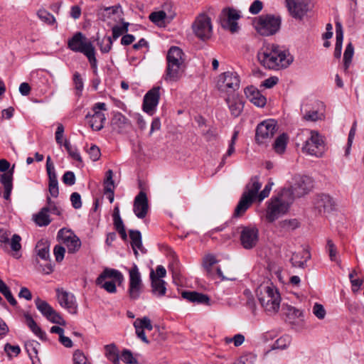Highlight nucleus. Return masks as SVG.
<instances>
[{
    "label": "nucleus",
    "instance_id": "f257e3e1",
    "mask_svg": "<svg viewBox=\"0 0 364 364\" xmlns=\"http://www.w3.org/2000/svg\"><path fill=\"white\" fill-rule=\"evenodd\" d=\"M259 63L269 69L278 70L288 67L293 61V57L275 44H266L257 53Z\"/></svg>",
    "mask_w": 364,
    "mask_h": 364
},
{
    "label": "nucleus",
    "instance_id": "f03ea898",
    "mask_svg": "<svg viewBox=\"0 0 364 364\" xmlns=\"http://www.w3.org/2000/svg\"><path fill=\"white\" fill-rule=\"evenodd\" d=\"M259 301L269 314H277L280 308L282 298L277 288L271 283L262 284L257 289Z\"/></svg>",
    "mask_w": 364,
    "mask_h": 364
},
{
    "label": "nucleus",
    "instance_id": "7ed1b4c3",
    "mask_svg": "<svg viewBox=\"0 0 364 364\" xmlns=\"http://www.w3.org/2000/svg\"><path fill=\"white\" fill-rule=\"evenodd\" d=\"M183 53L176 46H172L166 55L167 66L164 75V80L167 82H175L180 80L183 75Z\"/></svg>",
    "mask_w": 364,
    "mask_h": 364
},
{
    "label": "nucleus",
    "instance_id": "20e7f679",
    "mask_svg": "<svg viewBox=\"0 0 364 364\" xmlns=\"http://www.w3.org/2000/svg\"><path fill=\"white\" fill-rule=\"evenodd\" d=\"M68 48L73 52L81 53L85 55L93 69L94 73L97 74V60L95 57V48L92 42L82 33H75L68 41Z\"/></svg>",
    "mask_w": 364,
    "mask_h": 364
},
{
    "label": "nucleus",
    "instance_id": "39448f33",
    "mask_svg": "<svg viewBox=\"0 0 364 364\" xmlns=\"http://www.w3.org/2000/svg\"><path fill=\"white\" fill-rule=\"evenodd\" d=\"M261 186L262 184L259 183L258 177L255 176L250 179L235 208L232 218H240L245 213L254 200L258 198V191Z\"/></svg>",
    "mask_w": 364,
    "mask_h": 364
},
{
    "label": "nucleus",
    "instance_id": "423d86ee",
    "mask_svg": "<svg viewBox=\"0 0 364 364\" xmlns=\"http://www.w3.org/2000/svg\"><path fill=\"white\" fill-rule=\"evenodd\" d=\"M293 201L291 192L288 190H282L281 193L271 199L269 203L266 218L269 222H274L280 216L285 214Z\"/></svg>",
    "mask_w": 364,
    "mask_h": 364
},
{
    "label": "nucleus",
    "instance_id": "0eeeda50",
    "mask_svg": "<svg viewBox=\"0 0 364 364\" xmlns=\"http://www.w3.org/2000/svg\"><path fill=\"white\" fill-rule=\"evenodd\" d=\"M306 135V139L301 148L302 151L308 155L321 157L325 151V144L323 136L315 130H306L298 135L301 138Z\"/></svg>",
    "mask_w": 364,
    "mask_h": 364
},
{
    "label": "nucleus",
    "instance_id": "6e6552de",
    "mask_svg": "<svg viewBox=\"0 0 364 364\" xmlns=\"http://www.w3.org/2000/svg\"><path fill=\"white\" fill-rule=\"evenodd\" d=\"M252 25L260 35L269 36L279 30L281 18L270 14L261 15L254 18Z\"/></svg>",
    "mask_w": 364,
    "mask_h": 364
},
{
    "label": "nucleus",
    "instance_id": "1a4fd4ad",
    "mask_svg": "<svg viewBox=\"0 0 364 364\" xmlns=\"http://www.w3.org/2000/svg\"><path fill=\"white\" fill-rule=\"evenodd\" d=\"M106 110L107 105L105 102H97L93 105L91 112L86 114L85 118L92 130L100 131L103 129L106 117L102 111Z\"/></svg>",
    "mask_w": 364,
    "mask_h": 364
},
{
    "label": "nucleus",
    "instance_id": "9d476101",
    "mask_svg": "<svg viewBox=\"0 0 364 364\" xmlns=\"http://www.w3.org/2000/svg\"><path fill=\"white\" fill-rule=\"evenodd\" d=\"M129 287L128 295L131 300H137L144 291V284L141 280V274L136 264L129 270Z\"/></svg>",
    "mask_w": 364,
    "mask_h": 364
},
{
    "label": "nucleus",
    "instance_id": "9b49d317",
    "mask_svg": "<svg viewBox=\"0 0 364 364\" xmlns=\"http://www.w3.org/2000/svg\"><path fill=\"white\" fill-rule=\"evenodd\" d=\"M277 132V122L273 119H269L258 124L256 129V141L264 144L269 142Z\"/></svg>",
    "mask_w": 364,
    "mask_h": 364
},
{
    "label": "nucleus",
    "instance_id": "f8f14e48",
    "mask_svg": "<svg viewBox=\"0 0 364 364\" xmlns=\"http://www.w3.org/2000/svg\"><path fill=\"white\" fill-rule=\"evenodd\" d=\"M35 304L37 309L50 322L61 326L65 325L63 318L46 301L38 297L35 299Z\"/></svg>",
    "mask_w": 364,
    "mask_h": 364
},
{
    "label": "nucleus",
    "instance_id": "ddd939ff",
    "mask_svg": "<svg viewBox=\"0 0 364 364\" xmlns=\"http://www.w3.org/2000/svg\"><path fill=\"white\" fill-rule=\"evenodd\" d=\"M218 262L215 257L212 254H208L203 258L202 266L206 276L213 279H219L221 281L226 279L220 267L215 266Z\"/></svg>",
    "mask_w": 364,
    "mask_h": 364
},
{
    "label": "nucleus",
    "instance_id": "4468645a",
    "mask_svg": "<svg viewBox=\"0 0 364 364\" xmlns=\"http://www.w3.org/2000/svg\"><path fill=\"white\" fill-rule=\"evenodd\" d=\"M192 28L196 36L201 40L208 39L211 36L212 25L210 18L205 14H201L197 17Z\"/></svg>",
    "mask_w": 364,
    "mask_h": 364
},
{
    "label": "nucleus",
    "instance_id": "2eb2a0df",
    "mask_svg": "<svg viewBox=\"0 0 364 364\" xmlns=\"http://www.w3.org/2000/svg\"><path fill=\"white\" fill-rule=\"evenodd\" d=\"M290 14L296 18H303L313 7L311 0H285Z\"/></svg>",
    "mask_w": 364,
    "mask_h": 364
},
{
    "label": "nucleus",
    "instance_id": "dca6fc26",
    "mask_svg": "<svg viewBox=\"0 0 364 364\" xmlns=\"http://www.w3.org/2000/svg\"><path fill=\"white\" fill-rule=\"evenodd\" d=\"M240 242L242 246L247 250L255 247L259 240V230L254 225L242 227Z\"/></svg>",
    "mask_w": 364,
    "mask_h": 364
},
{
    "label": "nucleus",
    "instance_id": "f3484780",
    "mask_svg": "<svg viewBox=\"0 0 364 364\" xmlns=\"http://www.w3.org/2000/svg\"><path fill=\"white\" fill-rule=\"evenodd\" d=\"M313 188V182L308 176H298L295 178V183L289 188H284L291 192L293 200L296 197H301L308 193Z\"/></svg>",
    "mask_w": 364,
    "mask_h": 364
},
{
    "label": "nucleus",
    "instance_id": "a211bd4d",
    "mask_svg": "<svg viewBox=\"0 0 364 364\" xmlns=\"http://www.w3.org/2000/svg\"><path fill=\"white\" fill-rule=\"evenodd\" d=\"M49 247L48 241L41 240L37 242L35 247L38 257L47 262L45 265H41L42 272L46 274H49L53 272V267L50 263Z\"/></svg>",
    "mask_w": 364,
    "mask_h": 364
},
{
    "label": "nucleus",
    "instance_id": "6ab92c4d",
    "mask_svg": "<svg viewBox=\"0 0 364 364\" xmlns=\"http://www.w3.org/2000/svg\"><path fill=\"white\" fill-rule=\"evenodd\" d=\"M57 237L67 247L68 253H75L81 246L80 240L73 232L65 228L58 231Z\"/></svg>",
    "mask_w": 364,
    "mask_h": 364
},
{
    "label": "nucleus",
    "instance_id": "aec40b11",
    "mask_svg": "<svg viewBox=\"0 0 364 364\" xmlns=\"http://www.w3.org/2000/svg\"><path fill=\"white\" fill-rule=\"evenodd\" d=\"M160 90L161 87L159 86L154 87L149 90L144 97L142 105L143 110L150 115L154 113L159 102Z\"/></svg>",
    "mask_w": 364,
    "mask_h": 364
},
{
    "label": "nucleus",
    "instance_id": "412c9836",
    "mask_svg": "<svg viewBox=\"0 0 364 364\" xmlns=\"http://www.w3.org/2000/svg\"><path fill=\"white\" fill-rule=\"evenodd\" d=\"M57 296L58 302L62 307L65 308L72 314H77V304L75 297L73 294L57 289Z\"/></svg>",
    "mask_w": 364,
    "mask_h": 364
},
{
    "label": "nucleus",
    "instance_id": "4be33fe9",
    "mask_svg": "<svg viewBox=\"0 0 364 364\" xmlns=\"http://www.w3.org/2000/svg\"><path fill=\"white\" fill-rule=\"evenodd\" d=\"M148 210L149 203L146 194L144 191H140L134 199L133 211L138 218L143 219L146 216Z\"/></svg>",
    "mask_w": 364,
    "mask_h": 364
},
{
    "label": "nucleus",
    "instance_id": "5701e85b",
    "mask_svg": "<svg viewBox=\"0 0 364 364\" xmlns=\"http://www.w3.org/2000/svg\"><path fill=\"white\" fill-rule=\"evenodd\" d=\"M131 122L123 114L114 112L111 119V126L113 131L119 134H123L131 127Z\"/></svg>",
    "mask_w": 364,
    "mask_h": 364
},
{
    "label": "nucleus",
    "instance_id": "b1692460",
    "mask_svg": "<svg viewBox=\"0 0 364 364\" xmlns=\"http://www.w3.org/2000/svg\"><path fill=\"white\" fill-rule=\"evenodd\" d=\"M171 7V3H165L161 11L151 13L149 20L155 24H159L161 21L169 23L176 16V13L166 12V9Z\"/></svg>",
    "mask_w": 364,
    "mask_h": 364
},
{
    "label": "nucleus",
    "instance_id": "393cba45",
    "mask_svg": "<svg viewBox=\"0 0 364 364\" xmlns=\"http://www.w3.org/2000/svg\"><path fill=\"white\" fill-rule=\"evenodd\" d=\"M181 296L190 302L210 306V299L207 294L196 291H183Z\"/></svg>",
    "mask_w": 364,
    "mask_h": 364
},
{
    "label": "nucleus",
    "instance_id": "a878e982",
    "mask_svg": "<svg viewBox=\"0 0 364 364\" xmlns=\"http://www.w3.org/2000/svg\"><path fill=\"white\" fill-rule=\"evenodd\" d=\"M245 93L247 98L255 105L263 107L266 105V97L256 87L253 86L247 87L245 90Z\"/></svg>",
    "mask_w": 364,
    "mask_h": 364
},
{
    "label": "nucleus",
    "instance_id": "bb28decb",
    "mask_svg": "<svg viewBox=\"0 0 364 364\" xmlns=\"http://www.w3.org/2000/svg\"><path fill=\"white\" fill-rule=\"evenodd\" d=\"M107 278H112L120 285L124 281L123 274L117 269L105 268L102 272L98 276L96 279V284L101 285V284Z\"/></svg>",
    "mask_w": 364,
    "mask_h": 364
},
{
    "label": "nucleus",
    "instance_id": "cd10ccee",
    "mask_svg": "<svg viewBox=\"0 0 364 364\" xmlns=\"http://www.w3.org/2000/svg\"><path fill=\"white\" fill-rule=\"evenodd\" d=\"M129 235L131 240V246L133 250L134 254L136 257H138V250H140L141 253L144 254L146 252V250L142 245V237L141 233L137 230H129Z\"/></svg>",
    "mask_w": 364,
    "mask_h": 364
},
{
    "label": "nucleus",
    "instance_id": "c85d7f7f",
    "mask_svg": "<svg viewBox=\"0 0 364 364\" xmlns=\"http://www.w3.org/2000/svg\"><path fill=\"white\" fill-rule=\"evenodd\" d=\"M14 166L12 168L6 173L0 175V183L4 186V198L5 200H10L11 191L13 189V173Z\"/></svg>",
    "mask_w": 364,
    "mask_h": 364
},
{
    "label": "nucleus",
    "instance_id": "c756f323",
    "mask_svg": "<svg viewBox=\"0 0 364 364\" xmlns=\"http://www.w3.org/2000/svg\"><path fill=\"white\" fill-rule=\"evenodd\" d=\"M333 199L328 195L318 196L315 201V207L319 212L328 213L333 209Z\"/></svg>",
    "mask_w": 364,
    "mask_h": 364
},
{
    "label": "nucleus",
    "instance_id": "7c9ffc66",
    "mask_svg": "<svg viewBox=\"0 0 364 364\" xmlns=\"http://www.w3.org/2000/svg\"><path fill=\"white\" fill-rule=\"evenodd\" d=\"M150 279L151 281L152 293L158 296H163L166 291V282L161 279H159L154 270L150 272Z\"/></svg>",
    "mask_w": 364,
    "mask_h": 364
},
{
    "label": "nucleus",
    "instance_id": "2f4dec72",
    "mask_svg": "<svg viewBox=\"0 0 364 364\" xmlns=\"http://www.w3.org/2000/svg\"><path fill=\"white\" fill-rule=\"evenodd\" d=\"M310 258V252L306 250H303L301 252L294 253L291 262L294 267L303 269L306 267V262Z\"/></svg>",
    "mask_w": 364,
    "mask_h": 364
},
{
    "label": "nucleus",
    "instance_id": "473e14b6",
    "mask_svg": "<svg viewBox=\"0 0 364 364\" xmlns=\"http://www.w3.org/2000/svg\"><path fill=\"white\" fill-rule=\"evenodd\" d=\"M244 107V102L242 100V97L240 96L237 92L234 94L230 102V105H229V109H230L231 114L234 117H238Z\"/></svg>",
    "mask_w": 364,
    "mask_h": 364
},
{
    "label": "nucleus",
    "instance_id": "72a5a7b5",
    "mask_svg": "<svg viewBox=\"0 0 364 364\" xmlns=\"http://www.w3.org/2000/svg\"><path fill=\"white\" fill-rule=\"evenodd\" d=\"M33 219L36 224L39 227H44L48 225L52 220L50 218L48 209L42 208L40 211L33 215Z\"/></svg>",
    "mask_w": 364,
    "mask_h": 364
},
{
    "label": "nucleus",
    "instance_id": "f704fd0d",
    "mask_svg": "<svg viewBox=\"0 0 364 364\" xmlns=\"http://www.w3.org/2000/svg\"><path fill=\"white\" fill-rule=\"evenodd\" d=\"M240 18V11L229 8V31L232 33L239 32L240 27L237 21Z\"/></svg>",
    "mask_w": 364,
    "mask_h": 364
},
{
    "label": "nucleus",
    "instance_id": "c9c22d12",
    "mask_svg": "<svg viewBox=\"0 0 364 364\" xmlns=\"http://www.w3.org/2000/svg\"><path fill=\"white\" fill-rule=\"evenodd\" d=\"M105 354L106 358L113 364H120L119 350L114 343L105 346Z\"/></svg>",
    "mask_w": 364,
    "mask_h": 364
},
{
    "label": "nucleus",
    "instance_id": "e433bc0d",
    "mask_svg": "<svg viewBox=\"0 0 364 364\" xmlns=\"http://www.w3.org/2000/svg\"><path fill=\"white\" fill-rule=\"evenodd\" d=\"M48 176L49 193L52 197L57 198L59 195V189L56 173H51Z\"/></svg>",
    "mask_w": 364,
    "mask_h": 364
},
{
    "label": "nucleus",
    "instance_id": "4c0bfd02",
    "mask_svg": "<svg viewBox=\"0 0 364 364\" xmlns=\"http://www.w3.org/2000/svg\"><path fill=\"white\" fill-rule=\"evenodd\" d=\"M288 136L286 134L279 135L275 140L273 148L276 153L283 154L287 147Z\"/></svg>",
    "mask_w": 364,
    "mask_h": 364
},
{
    "label": "nucleus",
    "instance_id": "58836bf2",
    "mask_svg": "<svg viewBox=\"0 0 364 364\" xmlns=\"http://www.w3.org/2000/svg\"><path fill=\"white\" fill-rule=\"evenodd\" d=\"M302 119L306 122L322 121L325 119V114L323 112L310 110L303 114Z\"/></svg>",
    "mask_w": 364,
    "mask_h": 364
},
{
    "label": "nucleus",
    "instance_id": "ea45409f",
    "mask_svg": "<svg viewBox=\"0 0 364 364\" xmlns=\"http://www.w3.org/2000/svg\"><path fill=\"white\" fill-rule=\"evenodd\" d=\"M354 54V48L351 43H349L345 50L343 54V67L344 71L348 73V68L350 65L352 58Z\"/></svg>",
    "mask_w": 364,
    "mask_h": 364
},
{
    "label": "nucleus",
    "instance_id": "a19ab883",
    "mask_svg": "<svg viewBox=\"0 0 364 364\" xmlns=\"http://www.w3.org/2000/svg\"><path fill=\"white\" fill-rule=\"evenodd\" d=\"M112 177L113 171L109 169L106 172V178L104 181V193L105 194L113 193L114 191V182Z\"/></svg>",
    "mask_w": 364,
    "mask_h": 364
},
{
    "label": "nucleus",
    "instance_id": "79ce46f5",
    "mask_svg": "<svg viewBox=\"0 0 364 364\" xmlns=\"http://www.w3.org/2000/svg\"><path fill=\"white\" fill-rule=\"evenodd\" d=\"M0 292L5 296L11 305L14 306L17 305L16 299L14 297L9 288L1 279H0Z\"/></svg>",
    "mask_w": 364,
    "mask_h": 364
},
{
    "label": "nucleus",
    "instance_id": "37998d69",
    "mask_svg": "<svg viewBox=\"0 0 364 364\" xmlns=\"http://www.w3.org/2000/svg\"><path fill=\"white\" fill-rule=\"evenodd\" d=\"M279 228L282 231L289 232L296 230L299 226V223L296 219L284 220L279 223Z\"/></svg>",
    "mask_w": 364,
    "mask_h": 364
},
{
    "label": "nucleus",
    "instance_id": "c03bdc74",
    "mask_svg": "<svg viewBox=\"0 0 364 364\" xmlns=\"http://www.w3.org/2000/svg\"><path fill=\"white\" fill-rule=\"evenodd\" d=\"M25 348L27 351L29 357L32 358L33 357H36L38 355V348L40 346V343L34 340L27 341L25 343Z\"/></svg>",
    "mask_w": 364,
    "mask_h": 364
},
{
    "label": "nucleus",
    "instance_id": "a18cd8bd",
    "mask_svg": "<svg viewBox=\"0 0 364 364\" xmlns=\"http://www.w3.org/2000/svg\"><path fill=\"white\" fill-rule=\"evenodd\" d=\"M37 15L42 21L48 25H53L55 23V18L53 15L44 9H39Z\"/></svg>",
    "mask_w": 364,
    "mask_h": 364
},
{
    "label": "nucleus",
    "instance_id": "49530a36",
    "mask_svg": "<svg viewBox=\"0 0 364 364\" xmlns=\"http://www.w3.org/2000/svg\"><path fill=\"white\" fill-rule=\"evenodd\" d=\"M63 146L70 157L74 160L82 162V158L77 149L75 146H73L68 140H65Z\"/></svg>",
    "mask_w": 364,
    "mask_h": 364
},
{
    "label": "nucleus",
    "instance_id": "de8ad7c7",
    "mask_svg": "<svg viewBox=\"0 0 364 364\" xmlns=\"http://www.w3.org/2000/svg\"><path fill=\"white\" fill-rule=\"evenodd\" d=\"M229 89L237 91L240 87V77L237 72H229Z\"/></svg>",
    "mask_w": 364,
    "mask_h": 364
},
{
    "label": "nucleus",
    "instance_id": "09e8293b",
    "mask_svg": "<svg viewBox=\"0 0 364 364\" xmlns=\"http://www.w3.org/2000/svg\"><path fill=\"white\" fill-rule=\"evenodd\" d=\"M227 73L220 74L218 78L216 87L218 90L225 95L228 94V83H226Z\"/></svg>",
    "mask_w": 364,
    "mask_h": 364
},
{
    "label": "nucleus",
    "instance_id": "8fccbe9b",
    "mask_svg": "<svg viewBox=\"0 0 364 364\" xmlns=\"http://www.w3.org/2000/svg\"><path fill=\"white\" fill-rule=\"evenodd\" d=\"M257 355L252 353H245L241 355L233 364H255Z\"/></svg>",
    "mask_w": 364,
    "mask_h": 364
},
{
    "label": "nucleus",
    "instance_id": "3c124183",
    "mask_svg": "<svg viewBox=\"0 0 364 364\" xmlns=\"http://www.w3.org/2000/svg\"><path fill=\"white\" fill-rule=\"evenodd\" d=\"M46 203L47 205L44 206L43 208H46L48 209V212L52 214L56 215H62V210L60 207L57 205V204L51 200L50 196H48L46 198Z\"/></svg>",
    "mask_w": 364,
    "mask_h": 364
},
{
    "label": "nucleus",
    "instance_id": "603ef678",
    "mask_svg": "<svg viewBox=\"0 0 364 364\" xmlns=\"http://www.w3.org/2000/svg\"><path fill=\"white\" fill-rule=\"evenodd\" d=\"M121 359L125 364H139V362L133 356L132 351L129 349H124L122 351Z\"/></svg>",
    "mask_w": 364,
    "mask_h": 364
},
{
    "label": "nucleus",
    "instance_id": "864d4df0",
    "mask_svg": "<svg viewBox=\"0 0 364 364\" xmlns=\"http://www.w3.org/2000/svg\"><path fill=\"white\" fill-rule=\"evenodd\" d=\"M284 309L285 310V314L290 319H295L302 316L301 311L292 306L286 305L284 306Z\"/></svg>",
    "mask_w": 364,
    "mask_h": 364
},
{
    "label": "nucleus",
    "instance_id": "5fc2aeb1",
    "mask_svg": "<svg viewBox=\"0 0 364 364\" xmlns=\"http://www.w3.org/2000/svg\"><path fill=\"white\" fill-rule=\"evenodd\" d=\"M112 40L109 36L105 37L101 41L98 42V46L102 53H107L110 51L112 46Z\"/></svg>",
    "mask_w": 364,
    "mask_h": 364
},
{
    "label": "nucleus",
    "instance_id": "6e6d98bb",
    "mask_svg": "<svg viewBox=\"0 0 364 364\" xmlns=\"http://www.w3.org/2000/svg\"><path fill=\"white\" fill-rule=\"evenodd\" d=\"M290 344V338L288 336H284L278 338L273 344L272 349H284Z\"/></svg>",
    "mask_w": 364,
    "mask_h": 364
},
{
    "label": "nucleus",
    "instance_id": "4d7b16f0",
    "mask_svg": "<svg viewBox=\"0 0 364 364\" xmlns=\"http://www.w3.org/2000/svg\"><path fill=\"white\" fill-rule=\"evenodd\" d=\"M73 82L77 90V95L80 96L84 87V83L80 74L77 72H75L73 75Z\"/></svg>",
    "mask_w": 364,
    "mask_h": 364
},
{
    "label": "nucleus",
    "instance_id": "13d9d810",
    "mask_svg": "<svg viewBox=\"0 0 364 364\" xmlns=\"http://www.w3.org/2000/svg\"><path fill=\"white\" fill-rule=\"evenodd\" d=\"M73 360V364H91L88 362L85 354L80 350H77L74 352Z\"/></svg>",
    "mask_w": 364,
    "mask_h": 364
},
{
    "label": "nucleus",
    "instance_id": "bf43d9fd",
    "mask_svg": "<svg viewBox=\"0 0 364 364\" xmlns=\"http://www.w3.org/2000/svg\"><path fill=\"white\" fill-rule=\"evenodd\" d=\"M21 236L17 234H14L12 235L11 240L9 239V245H10L13 251L18 252L21 249Z\"/></svg>",
    "mask_w": 364,
    "mask_h": 364
},
{
    "label": "nucleus",
    "instance_id": "052dcab7",
    "mask_svg": "<svg viewBox=\"0 0 364 364\" xmlns=\"http://www.w3.org/2000/svg\"><path fill=\"white\" fill-rule=\"evenodd\" d=\"M134 323L144 330L147 329L149 331H151L153 329L151 320L146 316H144L142 318H137Z\"/></svg>",
    "mask_w": 364,
    "mask_h": 364
},
{
    "label": "nucleus",
    "instance_id": "680f3d73",
    "mask_svg": "<svg viewBox=\"0 0 364 364\" xmlns=\"http://www.w3.org/2000/svg\"><path fill=\"white\" fill-rule=\"evenodd\" d=\"M128 26H129L128 23H124L122 26H114L112 29L113 38L114 40H116L124 33L127 32Z\"/></svg>",
    "mask_w": 364,
    "mask_h": 364
},
{
    "label": "nucleus",
    "instance_id": "e2e57ef3",
    "mask_svg": "<svg viewBox=\"0 0 364 364\" xmlns=\"http://www.w3.org/2000/svg\"><path fill=\"white\" fill-rule=\"evenodd\" d=\"M274 186L273 181L270 179L264 186V189L258 194V200L261 202L264 198H267L270 193L272 186Z\"/></svg>",
    "mask_w": 364,
    "mask_h": 364
},
{
    "label": "nucleus",
    "instance_id": "0e129e2a",
    "mask_svg": "<svg viewBox=\"0 0 364 364\" xmlns=\"http://www.w3.org/2000/svg\"><path fill=\"white\" fill-rule=\"evenodd\" d=\"M274 186L273 181L270 179L264 186V189L258 194V200L261 202L264 198H267L270 193L272 186Z\"/></svg>",
    "mask_w": 364,
    "mask_h": 364
},
{
    "label": "nucleus",
    "instance_id": "69168bd1",
    "mask_svg": "<svg viewBox=\"0 0 364 364\" xmlns=\"http://www.w3.org/2000/svg\"><path fill=\"white\" fill-rule=\"evenodd\" d=\"M313 314L318 319H323L326 316V310L323 305L316 303L312 309Z\"/></svg>",
    "mask_w": 364,
    "mask_h": 364
},
{
    "label": "nucleus",
    "instance_id": "338daca9",
    "mask_svg": "<svg viewBox=\"0 0 364 364\" xmlns=\"http://www.w3.org/2000/svg\"><path fill=\"white\" fill-rule=\"evenodd\" d=\"M65 253V249L64 247L59 245H57L54 247L53 254L55 255L56 262H62L63 259H64Z\"/></svg>",
    "mask_w": 364,
    "mask_h": 364
},
{
    "label": "nucleus",
    "instance_id": "774afa93",
    "mask_svg": "<svg viewBox=\"0 0 364 364\" xmlns=\"http://www.w3.org/2000/svg\"><path fill=\"white\" fill-rule=\"evenodd\" d=\"M4 350L9 357L13 355L17 356L21 352V349L18 346H13L10 343H6L4 346Z\"/></svg>",
    "mask_w": 364,
    "mask_h": 364
}]
</instances>
